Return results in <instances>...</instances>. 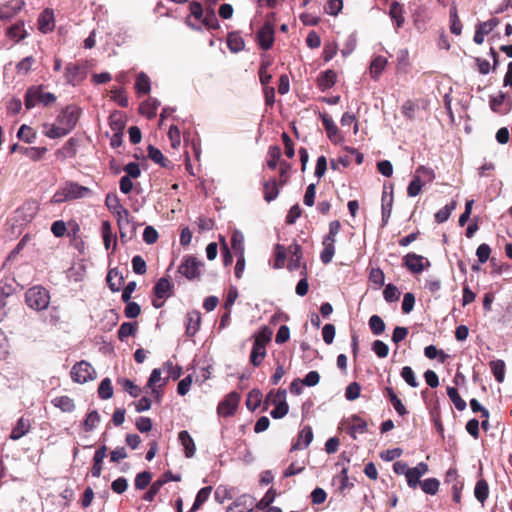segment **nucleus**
I'll return each mask as SVG.
<instances>
[{
    "mask_svg": "<svg viewBox=\"0 0 512 512\" xmlns=\"http://www.w3.org/2000/svg\"><path fill=\"white\" fill-rule=\"evenodd\" d=\"M92 194L90 188L82 186L77 182L67 181L52 197V203L59 204L67 201L89 197Z\"/></svg>",
    "mask_w": 512,
    "mask_h": 512,
    "instance_id": "obj_1",
    "label": "nucleus"
},
{
    "mask_svg": "<svg viewBox=\"0 0 512 512\" xmlns=\"http://www.w3.org/2000/svg\"><path fill=\"white\" fill-rule=\"evenodd\" d=\"M25 301L30 308L41 311L48 307L50 296L45 288L34 286L25 293Z\"/></svg>",
    "mask_w": 512,
    "mask_h": 512,
    "instance_id": "obj_2",
    "label": "nucleus"
},
{
    "mask_svg": "<svg viewBox=\"0 0 512 512\" xmlns=\"http://www.w3.org/2000/svg\"><path fill=\"white\" fill-rule=\"evenodd\" d=\"M56 97L53 93L43 92L40 87H30L25 94V107L30 110L37 103H43L45 106L55 102Z\"/></svg>",
    "mask_w": 512,
    "mask_h": 512,
    "instance_id": "obj_3",
    "label": "nucleus"
},
{
    "mask_svg": "<svg viewBox=\"0 0 512 512\" xmlns=\"http://www.w3.org/2000/svg\"><path fill=\"white\" fill-rule=\"evenodd\" d=\"M80 114V108L70 105L59 113L56 118V122L59 123L65 130H67V133L69 134L77 125Z\"/></svg>",
    "mask_w": 512,
    "mask_h": 512,
    "instance_id": "obj_4",
    "label": "nucleus"
},
{
    "mask_svg": "<svg viewBox=\"0 0 512 512\" xmlns=\"http://www.w3.org/2000/svg\"><path fill=\"white\" fill-rule=\"evenodd\" d=\"M203 263L196 257L188 255L185 256L182 263L178 267V272L189 280H194L200 277L201 268Z\"/></svg>",
    "mask_w": 512,
    "mask_h": 512,
    "instance_id": "obj_5",
    "label": "nucleus"
},
{
    "mask_svg": "<svg viewBox=\"0 0 512 512\" xmlns=\"http://www.w3.org/2000/svg\"><path fill=\"white\" fill-rule=\"evenodd\" d=\"M71 378L74 382L83 384L96 377L94 368L86 361L76 363L71 369Z\"/></svg>",
    "mask_w": 512,
    "mask_h": 512,
    "instance_id": "obj_6",
    "label": "nucleus"
},
{
    "mask_svg": "<svg viewBox=\"0 0 512 512\" xmlns=\"http://www.w3.org/2000/svg\"><path fill=\"white\" fill-rule=\"evenodd\" d=\"M404 265L412 273H421L430 266L429 260L416 253H408L404 258Z\"/></svg>",
    "mask_w": 512,
    "mask_h": 512,
    "instance_id": "obj_7",
    "label": "nucleus"
},
{
    "mask_svg": "<svg viewBox=\"0 0 512 512\" xmlns=\"http://www.w3.org/2000/svg\"><path fill=\"white\" fill-rule=\"evenodd\" d=\"M240 401V395L237 392L229 393L218 405V413L221 416H231L235 413Z\"/></svg>",
    "mask_w": 512,
    "mask_h": 512,
    "instance_id": "obj_8",
    "label": "nucleus"
},
{
    "mask_svg": "<svg viewBox=\"0 0 512 512\" xmlns=\"http://www.w3.org/2000/svg\"><path fill=\"white\" fill-rule=\"evenodd\" d=\"M86 67L80 63H69L66 67V79L69 84L76 85L86 77Z\"/></svg>",
    "mask_w": 512,
    "mask_h": 512,
    "instance_id": "obj_9",
    "label": "nucleus"
},
{
    "mask_svg": "<svg viewBox=\"0 0 512 512\" xmlns=\"http://www.w3.org/2000/svg\"><path fill=\"white\" fill-rule=\"evenodd\" d=\"M258 44L263 50H268L274 42V29L270 23H265L257 33Z\"/></svg>",
    "mask_w": 512,
    "mask_h": 512,
    "instance_id": "obj_10",
    "label": "nucleus"
},
{
    "mask_svg": "<svg viewBox=\"0 0 512 512\" xmlns=\"http://www.w3.org/2000/svg\"><path fill=\"white\" fill-rule=\"evenodd\" d=\"M47 149L45 147H24L18 144H13L10 147V152H20L21 154L27 156L33 161L40 160L43 155L46 153Z\"/></svg>",
    "mask_w": 512,
    "mask_h": 512,
    "instance_id": "obj_11",
    "label": "nucleus"
},
{
    "mask_svg": "<svg viewBox=\"0 0 512 512\" xmlns=\"http://www.w3.org/2000/svg\"><path fill=\"white\" fill-rule=\"evenodd\" d=\"M117 218V224L119 226L121 237H125L128 230L130 233H133L135 228L130 219V213L126 208H123L121 211L114 214Z\"/></svg>",
    "mask_w": 512,
    "mask_h": 512,
    "instance_id": "obj_12",
    "label": "nucleus"
},
{
    "mask_svg": "<svg viewBox=\"0 0 512 512\" xmlns=\"http://www.w3.org/2000/svg\"><path fill=\"white\" fill-rule=\"evenodd\" d=\"M55 27V17L52 9L46 8L39 15L38 18V29L42 33L51 32Z\"/></svg>",
    "mask_w": 512,
    "mask_h": 512,
    "instance_id": "obj_13",
    "label": "nucleus"
},
{
    "mask_svg": "<svg viewBox=\"0 0 512 512\" xmlns=\"http://www.w3.org/2000/svg\"><path fill=\"white\" fill-rule=\"evenodd\" d=\"M313 440V431L310 426H304L298 434L297 442L291 446V451L307 448Z\"/></svg>",
    "mask_w": 512,
    "mask_h": 512,
    "instance_id": "obj_14",
    "label": "nucleus"
},
{
    "mask_svg": "<svg viewBox=\"0 0 512 512\" xmlns=\"http://www.w3.org/2000/svg\"><path fill=\"white\" fill-rule=\"evenodd\" d=\"M323 126L325 127V130L327 132L328 138L335 143H338L341 141V136L339 134V130L334 123L333 119L328 116L327 114L321 115Z\"/></svg>",
    "mask_w": 512,
    "mask_h": 512,
    "instance_id": "obj_15",
    "label": "nucleus"
},
{
    "mask_svg": "<svg viewBox=\"0 0 512 512\" xmlns=\"http://www.w3.org/2000/svg\"><path fill=\"white\" fill-rule=\"evenodd\" d=\"M77 140L70 138L60 149L55 153L57 159L65 161L66 159L73 158L76 155Z\"/></svg>",
    "mask_w": 512,
    "mask_h": 512,
    "instance_id": "obj_16",
    "label": "nucleus"
},
{
    "mask_svg": "<svg viewBox=\"0 0 512 512\" xmlns=\"http://www.w3.org/2000/svg\"><path fill=\"white\" fill-rule=\"evenodd\" d=\"M201 316L198 311L188 312L186 315V334L190 337L194 336L199 330Z\"/></svg>",
    "mask_w": 512,
    "mask_h": 512,
    "instance_id": "obj_17",
    "label": "nucleus"
},
{
    "mask_svg": "<svg viewBox=\"0 0 512 512\" xmlns=\"http://www.w3.org/2000/svg\"><path fill=\"white\" fill-rule=\"evenodd\" d=\"M178 440L184 448L185 456L187 458L193 457L196 452V446L188 431H181L178 435Z\"/></svg>",
    "mask_w": 512,
    "mask_h": 512,
    "instance_id": "obj_18",
    "label": "nucleus"
},
{
    "mask_svg": "<svg viewBox=\"0 0 512 512\" xmlns=\"http://www.w3.org/2000/svg\"><path fill=\"white\" fill-rule=\"evenodd\" d=\"M393 206V194L383 191L382 194V226H386L389 222Z\"/></svg>",
    "mask_w": 512,
    "mask_h": 512,
    "instance_id": "obj_19",
    "label": "nucleus"
},
{
    "mask_svg": "<svg viewBox=\"0 0 512 512\" xmlns=\"http://www.w3.org/2000/svg\"><path fill=\"white\" fill-rule=\"evenodd\" d=\"M31 424L29 419H25L21 417L18 421L16 426L12 429V432L10 434V439L12 440H19L23 436H25L29 430H30Z\"/></svg>",
    "mask_w": 512,
    "mask_h": 512,
    "instance_id": "obj_20",
    "label": "nucleus"
},
{
    "mask_svg": "<svg viewBox=\"0 0 512 512\" xmlns=\"http://www.w3.org/2000/svg\"><path fill=\"white\" fill-rule=\"evenodd\" d=\"M106 451V446H102L96 450L93 458L94 464L91 469V474L93 477H100L102 473V463L104 458L106 457Z\"/></svg>",
    "mask_w": 512,
    "mask_h": 512,
    "instance_id": "obj_21",
    "label": "nucleus"
},
{
    "mask_svg": "<svg viewBox=\"0 0 512 512\" xmlns=\"http://www.w3.org/2000/svg\"><path fill=\"white\" fill-rule=\"evenodd\" d=\"M288 253L291 255L288 262V269L290 271L297 270L300 268V260H301V247L298 244H292L288 248Z\"/></svg>",
    "mask_w": 512,
    "mask_h": 512,
    "instance_id": "obj_22",
    "label": "nucleus"
},
{
    "mask_svg": "<svg viewBox=\"0 0 512 512\" xmlns=\"http://www.w3.org/2000/svg\"><path fill=\"white\" fill-rule=\"evenodd\" d=\"M159 106V100L155 98H149L140 105L139 111L141 114L146 115L149 119H151L156 116L157 109Z\"/></svg>",
    "mask_w": 512,
    "mask_h": 512,
    "instance_id": "obj_23",
    "label": "nucleus"
},
{
    "mask_svg": "<svg viewBox=\"0 0 512 512\" xmlns=\"http://www.w3.org/2000/svg\"><path fill=\"white\" fill-rule=\"evenodd\" d=\"M44 135L50 139H57L66 136L67 130H65L59 123L44 124Z\"/></svg>",
    "mask_w": 512,
    "mask_h": 512,
    "instance_id": "obj_24",
    "label": "nucleus"
},
{
    "mask_svg": "<svg viewBox=\"0 0 512 512\" xmlns=\"http://www.w3.org/2000/svg\"><path fill=\"white\" fill-rule=\"evenodd\" d=\"M337 75L333 70L322 72L318 78V86L322 91L331 88L336 82Z\"/></svg>",
    "mask_w": 512,
    "mask_h": 512,
    "instance_id": "obj_25",
    "label": "nucleus"
},
{
    "mask_svg": "<svg viewBox=\"0 0 512 512\" xmlns=\"http://www.w3.org/2000/svg\"><path fill=\"white\" fill-rule=\"evenodd\" d=\"M51 403L56 407L59 408L62 412H72L75 409V404L72 398L68 396H59L54 398Z\"/></svg>",
    "mask_w": 512,
    "mask_h": 512,
    "instance_id": "obj_26",
    "label": "nucleus"
},
{
    "mask_svg": "<svg viewBox=\"0 0 512 512\" xmlns=\"http://www.w3.org/2000/svg\"><path fill=\"white\" fill-rule=\"evenodd\" d=\"M387 65V59L383 56L375 57L370 64V75L373 79H378Z\"/></svg>",
    "mask_w": 512,
    "mask_h": 512,
    "instance_id": "obj_27",
    "label": "nucleus"
},
{
    "mask_svg": "<svg viewBox=\"0 0 512 512\" xmlns=\"http://www.w3.org/2000/svg\"><path fill=\"white\" fill-rule=\"evenodd\" d=\"M107 283L109 288L113 291H119L124 283L123 277L118 273L117 270L111 269L107 274Z\"/></svg>",
    "mask_w": 512,
    "mask_h": 512,
    "instance_id": "obj_28",
    "label": "nucleus"
},
{
    "mask_svg": "<svg viewBox=\"0 0 512 512\" xmlns=\"http://www.w3.org/2000/svg\"><path fill=\"white\" fill-rule=\"evenodd\" d=\"M389 15L396 23V28H400L404 23L403 8L400 3L392 2L389 9Z\"/></svg>",
    "mask_w": 512,
    "mask_h": 512,
    "instance_id": "obj_29",
    "label": "nucleus"
},
{
    "mask_svg": "<svg viewBox=\"0 0 512 512\" xmlns=\"http://www.w3.org/2000/svg\"><path fill=\"white\" fill-rule=\"evenodd\" d=\"M231 247L235 255H244V235L242 232L235 230L231 235Z\"/></svg>",
    "mask_w": 512,
    "mask_h": 512,
    "instance_id": "obj_30",
    "label": "nucleus"
},
{
    "mask_svg": "<svg viewBox=\"0 0 512 512\" xmlns=\"http://www.w3.org/2000/svg\"><path fill=\"white\" fill-rule=\"evenodd\" d=\"M101 233H102L103 243H104L106 250L110 249L112 239H114V248H115L116 247V237L113 235L111 224L109 221L102 222Z\"/></svg>",
    "mask_w": 512,
    "mask_h": 512,
    "instance_id": "obj_31",
    "label": "nucleus"
},
{
    "mask_svg": "<svg viewBox=\"0 0 512 512\" xmlns=\"http://www.w3.org/2000/svg\"><path fill=\"white\" fill-rule=\"evenodd\" d=\"M385 392L396 412L401 416L407 414L405 406L403 405L402 401L398 398V396L394 393L393 389L390 387H386Z\"/></svg>",
    "mask_w": 512,
    "mask_h": 512,
    "instance_id": "obj_32",
    "label": "nucleus"
},
{
    "mask_svg": "<svg viewBox=\"0 0 512 512\" xmlns=\"http://www.w3.org/2000/svg\"><path fill=\"white\" fill-rule=\"evenodd\" d=\"M456 205L457 202L453 200L441 208L438 212L435 213V221L439 224L446 222L449 219L451 213L455 210Z\"/></svg>",
    "mask_w": 512,
    "mask_h": 512,
    "instance_id": "obj_33",
    "label": "nucleus"
},
{
    "mask_svg": "<svg viewBox=\"0 0 512 512\" xmlns=\"http://www.w3.org/2000/svg\"><path fill=\"white\" fill-rule=\"evenodd\" d=\"M262 392L259 389H252L247 396L246 406L249 410H256L262 402Z\"/></svg>",
    "mask_w": 512,
    "mask_h": 512,
    "instance_id": "obj_34",
    "label": "nucleus"
},
{
    "mask_svg": "<svg viewBox=\"0 0 512 512\" xmlns=\"http://www.w3.org/2000/svg\"><path fill=\"white\" fill-rule=\"evenodd\" d=\"M264 199L267 202L275 200L279 195V189L275 180H270L263 185Z\"/></svg>",
    "mask_w": 512,
    "mask_h": 512,
    "instance_id": "obj_35",
    "label": "nucleus"
},
{
    "mask_svg": "<svg viewBox=\"0 0 512 512\" xmlns=\"http://www.w3.org/2000/svg\"><path fill=\"white\" fill-rule=\"evenodd\" d=\"M475 498L482 504L486 501L489 495V486L486 480L480 479L477 481L474 489Z\"/></svg>",
    "mask_w": 512,
    "mask_h": 512,
    "instance_id": "obj_36",
    "label": "nucleus"
},
{
    "mask_svg": "<svg viewBox=\"0 0 512 512\" xmlns=\"http://www.w3.org/2000/svg\"><path fill=\"white\" fill-rule=\"evenodd\" d=\"M367 431V423L358 416H353L350 425V435L356 438V434H363Z\"/></svg>",
    "mask_w": 512,
    "mask_h": 512,
    "instance_id": "obj_37",
    "label": "nucleus"
},
{
    "mask_svg": "<svg viewBox=\"0 0 512 512\" xmlns=\"http://www.w3.org/2000/svg\"><path fill=\"white\" fill-rule=\"evenodd\" d=\"M212 487L207 486L201 488L195 498V501L191 507V512L197 511L209 498Z\"/></svg>",
    "mask_w": 512,
    "mask_h": 512,
    "instance_id": "obj_38",
    "label": "nucleus"
},
{
    "mask_svg": "<svg viewBox=\"0 0 512 512\" xmlns=\"http://www.w3.org/2000/svg\"><path fill=\"white\" fill-rule=\"evenodd\" d=\"M17 137L28 144H32L35 142L37 135L30 126L23 124L17 132Z\"/></svg>",
    "mask_w": 512,
    "mask_h": 512,
    "instance_id": "obj_39",
    "label": "nucleus"
},
{
    "mask_svg": "<svg viewBox=\"0 0 512 512\" xmlns=\"http://www.w3.org/2000/svg\"><path fill=\"white\" fill-rule=\"evenodd\" d=\"M266 356V347L263 345L253 344L250 354V362L254 366H259Z\"/></svg>",
    "mask_w": 512,
    "mask_h": 512,
    "instance_id": "obj_40",
    "label": "nucleus"
},
{
    "mask_svg": "<svg viewBox=\"0 0 512 512\" xmlns=\"http://www.w3.org/2000/svg\"><path fill=\"white\" fill-rule=\"evenodd\" d=\"M171 283L167 278H160L154 287V292L158 298L164 299L169 296Z\"/></svg>",
    "mask_w": 512,
    "mask_h": 512,
    "instance_id": "obj_41",
    "label": "nucleus"
},
{
    "mask_svg": "<svg viewBox=\"0 0 512 512\" xmlns=\"http://www.w3.org/2000/svg\"><path fill=\"white\" fill-rule=\"evenodd\" d=\"M491 371L497 380V382L502 383L505 379V363L503 360H494L490 362Z\"/></svg>",
    "mask_w": 512,
    "mask_h": 512,
    "instance_id": "obj_42",
    "label": "nucleus"
},
{
    "mask_svg": "<svg viewBox=\"0 0 512 512\" xmlns=\"http://www.w3.org/2000/svg\"><path fill=\"white\" fill-rule=\"evenodd\" d=\"M450 30L455 35H460L462 31V24L458 17L456 5L453 4L450 8Z\"/></svg>",
    "mask_w": 512,
    "mask_h": 512,
    "instance_id": "obj_43",
    "label": "nucleus"
},
{
    "mask_svg": "<svg viewBox=\"0 0 512 512\" xmlns=\"http://www.w3.org/2000/svg\"><path fill=\"white\" fill-rule=\"evenodd\" d=\"M255 499L249 495L240 496L235 502V507H240V512H252Z\"/></svg>",
    "mask_w": 512,
    "mask_h": 512,
    "instance_id": "obj_44",
    "label": "nucleus"
},
{
    "mask_svg": "<svg viewBox=\"0 0 512 512\" xmlns=\"http://www.w3.org/2000/svg\"><path fill=\"white\" fill-rule=\"evenodd\" d=\"M505 98H506V95L504 93H500L497 96L491 97L490 98V108L494 112H497V113H501V114L507 113L511 108L510 104L508 105V107L506 109L501 108V106L503 105V103L505 101Z\"/></svg>",
    "mask_w": 512,
    "mask_h": 512,
    "instance_id": "obj_45",
    "label": "nucleus"
},
{
    "mask_svg": "<svg viewBox=\"0 0 512 512\" xmlns=\"http://www.w3.org/2000/svg\"><path fill=\"white\" fill-rule=\"evenodd\" d=\"M447 395L450 400L453 402L455 408L459 411H463L466 409V402L460 397L458 390L455 387L447 388Z\"/></svg>",
    "mask_w": 512,
    "mask_h": 512,
    "instance_id": "obj_46",
    "label": "nucleus"
},
{
    "mask_svg": "<svg viewBox=\"0 0 512 512\" xmlns=\"http://www.w3.org/2000/svg\"><path fill=\"white\" fill-rule=\"evenodd\" d=\"M286 402V390H278L277 392L270 391L265 399V404H272L274 406L280 405V403Z\"/></svg>",
    "mask_w": 512,
    "mask_h": 512,
    "instance_id": "obj_47",
    "label": "nucleus"
},
{
    "mask_svg": "<svg viewBox=\"0 0 512 512\" xmlns=\"http://www.w3.org/2000/svg\"><path fill=\"white\" fill-rule=\"evenodd\" d=\"M227 45L232 52H239L244 48V40L237 33H230L227 37Z\"/></svg>",
    "mask_w": 512,
    "mask_h": 512,
    "instance_id": "obj_48",
    "label": "nucleus"
},
{
    "mask_svg": "<svg viewBox=\"0 0 512 512\" xmlns=\"http://www.w3.org/2000/svg\"><path fill=\"white\" fill-rule=\"evenodd\" d=\"M135 88L137 92L141 94H147L150 91V79L145 73L141 72L137 76Z\"/></svg>",
    "mask_w": 512,
    "mask_h": 512,
    "instance_id": "obj_49",
    "label": "nucleus"
},
{
    "mask_svg": "<svg viewBox=\"0 0 512 512\" xmlns=\"http://www.w3.org/2000/svg\"><path fill=\"white\" fill-rule=\"evenodd\" d=\"M98 395L104 400L110 399L113 396V387L109 378H104L101 381L98 387Z\"/></svg>",
    "mask_w": 512,
    "mask_h": 512,
    "instance_id": "obj_50",
    "label": "nucleus"
},
{
    "mask_svg": "<svg viewBox=\"0 0 512 512\" xmlns=\"http://www.w3.org/2000/svg\"><path fill=\"white\" fill-rule=\"evenodd\" d=\"M109 125L113 132L119 134V132H123L125 120L120 113H113L110 115Z\"/></svg>",
    "mask_w": 512,
    "mask_h": 512,
    "instance_id": "obj_51",
    "label": "nucleus"
},
{
    "mask_svg": "<svg viewBox=\"0 0 512 512\" xmlns=\"http://www.w3.org/2000/svg\"><path fill=\"white\" fill-rule=\"evenodd\" d=\"M439 481L436 478H428L420 483L423 492L429 495H435L439 489Z\"/></svg>",
    "mask_w": 512,
    "mask_h": 512,
    "instance_id": "obj_52",
    "label": "nucleus"
},
{
    "mask_svg": "<svg viewBox=\"0 0 512 512\" xmlns=\"http://www.w3.org/2000/svg\"><path fill=\"white\" fill-rule=\"evenodd\" d=\"M272 336V331L268 327L261 328L255 335H254V343L258 345H263L266 347L267 343L270 341Z\"/></svg>",
    "mask_w": 512,
    "mask_h": 512,
    "instance_id": "obj_53",
    "label": "nucleus"
},
{
    "mask_svg": "<svg viewBox=\"0 0 512 512\" xmlns=\"http://www.w3.org/2000/svg\"><path fill=\"white\" fill-rule=\"evenodd\" d=\"M423 185L424 184L422 179H420V176L414 174L413 179L411 180L407 188L408 196L416 197L421 192Z\"/></svg>",
    "mask_w": 512,
    "mask_h": 512,
    "instance_id": "obj_54",
    "label": "nucleus"
},
{
    "mask_svg": "<svg viewBox=\"0 0 512 512\" xmlns=\"http://www.w3.org/2000/svg\"><path fill=\"white\" fill-rule=\"evenodd\" d=\"M281 156V149L279 146H270L268 150L267 166L270 169H275Z\"/></svg>",
    "mask_w": 512,
    "mask_h": 512,
    "instance_id": "obj_55",
    "label": "nucleus"
},
{
    "mask_svg": "<svg viewBox=\"0 0 512 512\" xmlns=\"http://www.w3.org/2000/svg\"><path fill=\"white\" fill-rule=\"evenodd\" d=\"M369 327L374 335H380L385 330V323L378 315H373L369 319Z\"/></svg>",
    "mask_w": 512,
    "mask_h": 512,
    "instance_id": "obj_56",
    "label": "nucleus"
},
{
    "mask_svg": "<svg viewBox=\"0 0 512 512\" xmlns=\"http://www.w3.org/2000/svg\"><path fill=\"white\" fill-rule=\"evenodd\" d=\"M148 156L152 161L161 165L162 167L167 166V160L158 148H156L152 145H149L148 146Z\"/></svg>",
    "mask_w": 512,
    "mask_h": 512,
    "instance_id": "obj_57",
    "label": "nucleus"
},
{
    "mask_svg": "<svg viewBox=\"0 0 512 512\" xmlns=\"http://www.w3.org/2000/svg\"><path fill=\"white\" fill-rule=\"evenodd\" d=\"M105 205L113 214H116L124 208L118 196L115 194H108L106 196Z\"/></svg>",
    "mask_w": 512,
    "mask_h": 512,
    "instance_id": "obj_58",
    "label": "nucleus"
},
{
    "mask_svg": "<svg viewBox=\"0 0 512 512\" xmlns=\"http://www.w3.org/2000/svg\"><path fill=\"white\" fill-rule=\"evenodd\" d=\"M100 422V415L96 410L88 413L86 419L84 420V429L89 432L94 430Z\"/></svg>",
    "mask_w": 512,
    "mask_h": 512,
    "instance_id": "obj_59",
    "label": "nucleus"
},
{
    "mask_svg": "<svg viewBox=\"0 0 512 512\" xmlns=\"http://www.w3.org/2000/svg\"><path fill=\"white\" fill-rule=\"evenodd\" d=\"M136 332V324L130 322H124L121 324L118 330V338L124 341L127 337L133 336Z\"/></svg>",
    "mask_w": 512,
    "mask_h": 512,
    "instance_id": "obj_60",
    "label": "nucleus"
},
{
    "mask_svg": "<svg viewBox=\"0 0 512 512\" xmlns=\"http://www.w3.org/2000/svg\"><path fill=\"white\" fill-rule=\"evenodd\" d=\"M383 296L387 302H395L400 297V291L395 285L388 284L383 291Z\"/></svg>",
    "mask_w": 512,
    "mask_h": 512,
    "instance_id": "obj_61",
    "label": "nucleus"
},
{
    "mask_svg": "<svg viewBox=\"0 0 512 512\" xmlns=\"http://www.w3.org/2000/svg\"><path fill=\"white\" fill-rule=\"evenodd\" d=\"M151 479H152V475L150 472L143 471V472L137 474V476L135 478L136 489H139V490L145 489L149 485Z\"/></svg>",
    "mask_w": 512,
    "mask_h": 512,
    "instance_id": "obj_62",
    "label": "nucleus"
},
{
    "mask_svg": "<svg viewBox=\"0 0 512 512\" xmlns=\"http://www.w3.org/2000/svg\"><path fill=\"white\" fill-rule=\"evenodd\" d=\"M401 377L404 381L411 387L415 388L418 386V382L416 380L415 374L411 367L405 366L401 370Z\"/></svg>",
    "mask_w": 512,
    "mask_h": 512,
    "instance_id": "obj_63",
    "label": "nucleus"
},
{
    "mask_svg": "<svg viewBox=\"0 0 512 512\" xmlns=\"http://www.w3.org/2000/svg\"><path fill=\"white\" fill-rule=\"evenodd\" d=\"M372 351L379 357L385 358L388 356L389 347L381 340H375L372 344Z\"/></svg>",
    "mask_w": 512,
    "mask_h": 512,
    "instance_id": "obj_64",
    "label": "nucleus"
}]
</instances>
